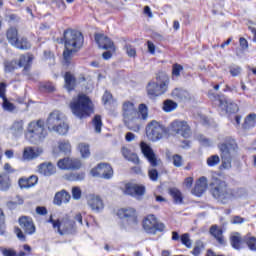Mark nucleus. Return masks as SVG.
I'll use <instances>...</instances> for the list:
<instances>
[{"mask_svg": "<svg viewBox=\"0 0 256 256\" xmlns=\"http://www.w3.org/2000/svg\"><path fill=\"white\" fill-rule=\"evenodd\" d=\"M245 190L231 189L227 187V183L223 180L216 179L212 182V195L215 199L223 203L224 205L233 201V199H238V197H243Z\"/></svg>", "mask_w": 256, "mask_h": 256, "instance_id": "f257e3e1", "label": "nucleus"}, {"mask_svg": "<svg viewBox=\"0 0 256 256\" xmlns=\"http://www.w3.org/2000/svg\"><path fill=\"white\" fill-rule=\"evenodd\" d=\"M65 39V50H64V60L66 63L71 61V53H75L81 49L83 46V34L79 31H66L64 33Z\"/></svg>", "mask_w": 256, "mask_h": 256, "instance_id": "f03ea898", "label": "nucleus"}, {"mask_svg": "<svg viewBox=\"0 0 256 256\" xmlns=\"http://www.w3.org/2000/svg\"><path fill=\"white\" fill-rule=\"evenodd\" d=\"M70 109L75 117H78V119H85V117H89V115L93 113V103L89 97L78 95L70 102Z\"/></svg>", "mask_w": 256, "mask_h": 256, "instance_id": "7ed1b4c3", "label": "nucleus"}, {"mask_svg": "<svg viewBox=\"0 0 256 256\" xmlns=\"http://www.w3.org/2000/svg\"><path fill=\"white\" fill-rule=\"evenodd\" d=\"M25 137L30 143H41L47 137V129L43 120L32 121L26 128Z\"/></svg>", "mask_w": 256, "mask_h": 256, "instance_id": "20e7f679", "label": "nucleus"}, {"mask_svg": "<svg viewBox=\"0 0 256 256\" xmlns=\"http://www.w3.org/2000/svg\"><path fill=\"white\" fill-rule=\"evenodd\" d=\"M47 127L52 133L58 135H67L69 132V124L65 122V116L58 110L50 113L47 119Z\"/></svg>", "mask_w": 256, "mask_h": 256, "instance_id": "39448f33", "label": "nucleus"}, {"mask_svg": "<svg viewBox=\"0 0 256 256\" xmlns=\"http://www.w3.org/2000/svg\"><path fill=\"white\" fill-rule=\"evenodd\" d=\"M169 86V76L165 73H160L156 76L155 80H152L147 85V94L153 99L154 97H159L167 91Z\"/></svg>", "mask_w": 256, "mask_h": 256, "instance_id": "423d86ee", "label": "nucleus"}, {"mask_svg": "<svg viewBox=\"0 0 256 256\" xmlns=\"http://www.w3.org/2000/svg\"><path fill=\"white\" fill-rule=\"evenodd\" d=\"M221 153L222 165L224 169L231 167V159L233 154L237 151V142L233 138H226L225 142L218 145Z\"/></svg>", "mask_w": 256, "mask_h": 256, "instance_id": "0eeeda50", "label": "nucleus"}, {"mask_svg": "<svg viewBox=\"0 0 256 256\" xmlns=\"http://www.w3.org/2000/svg\"><path fill=\"white\" fill-rule=\"evenodd\" d=\"M131 107H133V104H130V130L137 133L141 129V121H146L149 117V110L145 104L139 105V111Z\"/></svg>", "mask_w": 256, "mask_h": 256, "instance_id": "6e6552de", "label": "nucleus"}, {"mask_svg": "<svg viewBox=\"0 0 256 256\" xmlns=\"http://www.w3.org/2000/svg\"><path fill=\"white\" fill-rule=\"evenodd\" d=\"M49 223H52L53 229H57L60 235L71 233V231H73V225H75V222L71 220L69 214H60L57 219L50 216Z\"/></svg>", "mask_w": 256, "mask_h": 256, "instance_id": "1a4fd4ad", "label": "nucleus"}, {"mask_svg": "<svg viewBox=\"0 0 256 256\" xmlns=\"http://www.w3.org/2000/svg\"><path fill=\"white\" fill-rule=\"evenodd\" d=\"M142 229H144L145 233H148V235H156L157 231L160 233L165 231V224L157 221L155 215L149 214L142 220Z\"/></svg>", "mask_w": 256, "mask_h": 256, "instance_id": "9d476101", "label": "nucleus"}, {"mask_svg": "<svg viewBox=\"0 0 256 256\" xmlns=\"http://www.w3.org/2000/svg\"><path fill=\"white\" fill-rule=\"evenodd\" d=\"M163 133H165V129L155 120L146 126V136L150 141H159L163 138Z\"/></svg>", "mask_w": 256, "mask_h": 256, "instance_id": "9b49d317", "label": "nucleus"}, {"mask_svg": "<svg viewBox=\"0 0 256 256\" xmlns=\"http://www.w3.org/2000/svg\"><path fill=\"white\" fill-rule=\"evenodd\" d=\"M171 131L177 133V135H181L184 139H189L191 137V127L185 121L175 120L170 125Z\"/></svg>", "mask_w": 256, "mask_h": 256, "instance_id": "f8f14e48", "label": "nucleus"}, {"mask_svg": "<svg viewBox=\"0 0 256 256\" xmlns=\"http://www.w3.org/2000/svg\"><path fill=\"white\" fill-rule=\"evenodd\" d=\"M215 105L218 106L219 111L222 114L225 113H237L239 111V106L235 102H231L226 98H219L215 101Z\"/></svg>", "mask_w": 256, "mask_h": 256, "instance_id": "ddd939ff", "label": "nucleus"}, {"mask_svg": "<svg viewBox=\"0 0 256 256\" xmlns=\"http://www.w3.org/2000/svg\"><path fill=\"white\" fill-rule=\"evenodd\" d=\"M92 177H102L103 179H111L113 177V168L109 164H99L90 171Z\"/></svg>", "mask_w": 256, "mask_h": 256, "instance_id": "4468645a", "label": "nucleus"}, {"mask_svg": "<svg viewBox=\"0 0 256 256\" xmlns=\"http://www.w3.org/2000/svg\"><path fill=\"white\" fill-rule=\"evenodd\" d=\"M87 203L94 211L95 213H101L103 209H105V204L103 203V199H101V196L96 195V194H90L87 197Z\"/></svg>", "mask_w": 256, "mask_h": 256, "instance_id": "2eb2a0df", "label": "nucleus"}, {"mask_svg": "<svg viewBox=\"0 0 256 256\" xmlns=\"http://www.w3.org/2000/svg\"><path fill=\"white\" fill-rule=\"evenodd\" d=\"M140 148L143 155L146 157V159L149 161L152 167H157V165H159V160H157V156L155 155V152H153L151 146H149L145 142H142L140 144Z\"/></svg>", "mask_w": 256, "mask_h": 256, "instance_id": "dca6fc26", "label": "nucleus"}, {"mask_svg": "<svg viewBox=\"0 0 256 256\" xmlns=\"http://www.w3.org/2000/svg\"><path fill=\"white\" fill-rule=\"evenodd\" d=\"M18 223L23 229L26 235H33L36 231L35 223H33V219L27 216H21L18 220Z\"/></svg>", "mask_w": 256, "mask_h": 256, "instance_id": "f3484780", "label": "nucleus"}, {"mask_svg": "<svg viewBox=\"0 0 256 256\" xmlns=\"http://www.w3.org/2000/svg\"><path fill=\"white\" fill-rule=\"evenodd\" d=\"M43 155V149L39 147H26L23 150L22 161H33Z\"/></svg>", "mask_w": 256, "mask_h": 256, "instance_id": "a211bd4d", "label": "nucleus"}, {"mask_svg": "<svg viewBox=\"0 0 256 256\" xmlns=\"http://www.w3.org/2000/svg\"><path fill=\"white\" fill-rule=\"evenodd\" d=\"M95 41L97 42L100 49H110V51H116L115 44L111 39L103 34H97L95 36Z\"/></svg>", "mask_w": 256, "mask_h": 256, "instance_id": "6ab92c4d", "label": "nucleus"}, {"mask_svg": "<svg viewBox=\"0 0 256 256\" xmlns=\"http://www.w3.org/2000/svg\"><path fill=\"white\" fill-rule=\"evenodd\" d=\"M207 178L205 176L200 177L196 184L194 189L192 190L193 195H196V197H201V195L204 194L205 191H207Z\"/></svg>", "mask_w": 256, "mask_h": 256, "instance_id": "aec40b11", "label": "nucleus"}, {"mask_svg": "<svg viewBox=\"0 0 256 256\" xmlns=\"http://www.w3.org/2000/svg\"><path fill=\"white\" fill-rule=\"evenodd\" d=\"M56 172L57 169L51 162H44L38 166V173H40V175H44L45 177H51V175H55Z\"/></svg>", "mask_w": 256, "mask_h": 256, "instance_id": "412c9836", "label": "nucleus"}, {"mask_svg": "<svg viewBox=\"0 0 256 256\" xmlns=\"http://www.w3.org/2000/svg\"><path fill=\"white\" fill-rule=\"evenodd\" d=\"M39 181V178L35 175H32L28 178L22 177L18 180V185L20 189H31V187H35L37 185V182Z\"/></svg>", "mask_w": 256, "mask_h": 256, "instance_id": "4be33fe9", "label": "nucleus"}, {"mask_svg": "<svg viewBox=\"0 0 256 256\" xmlns=\"http://www.w3.org/2000/svg\"><path fill=\"white\" fill-rule=\"evenodd\" d=\"M59 153H71V142H69L68 140L59 141L57 145L53 148V154L59 155Z\"/></svg>", "mask_w": 256, "mask_h": 256, "instance_id": "5701e85b", "label": "nucleus"}, {"mask_svg": "<svg viewBox=\"0 0 256 256\" xmlns=\"http://www.w3.org/2000/svg\"><path fill=\"white\" fill-rule=\"evenodd\" d=\"M209 233L210 235H212V237H214V239H216L219 245H225L226 241H225V237L223 236V230L219 228V226L217 225L211 226Z\"/></svg>", "mask_w": 256, "mask_h": 256, "instance_id": "b1692460", "label": "nucleus"}, {"mask_svg": "<svg viewBox=\"0 0 256 256\" xmlns=\"http://www.w3.org/2000/svg\"><path fill=\"white\" fill-rule=\"evenodd\" d=\"M6 39L12 47H15L17 41L19 40V30L15 27H10L6 31Z\"/></svg>", "mask_w": 256, "mask_h": 256, "instance_id": "393cba45", "label": "nucleus"}, {"mask_svg": "<svg viewBox=\"0 0 256 256\" xmlns=\"http://www.w3.org/2000/svg\"><path fill=\"white\" fill-rule=\"evenodd\" d=\"M71 201V195L66 191L62 190L55 194L54 205L61 206L63 203H69Z\"/></svg>", "mask_w": 256, "mask_h": 256, "instance_id": "a878e982", "label": "nucleus"}, {"mask_svg": "<svg viewBox=\"0 0 256 256\" xmlns=\"http://www.w3.org/2000/svg\"><path fill=\"white\" fill-rule=\"evenodd\" d=\"M129 161L132 163V165H130L132 173L139 175L141 173V166L139 165L141 161L139 160V156H137L136 153H132L130 154Z\"/></svg>", "mask_w": 256, "mask_h": 256, "instance_id": "bb28decb", "label": "nucleus"}, {"mask_svg": "<svg viewBox=\"0 0 256 256\" xmlns=\"http://www.w3.org/2000/svg\"><path fill=\"white\" fill-rule=\"evenodd\" d=\"M243 241L245 240H243V237H241L239 232H234L230 235V245L233 247V249H241Z\"/></svg>", "mask_w": 256, "mask_h": 256, "instance_id": "cd10ccee", "label": "nucleus"}, {"mask_svg": "<svg viewBox=\"0 0 256 256\" xmlns=\"http://www.w3.org/2000/svg\"><path fill=\"white\" fill-rule=\"evenodd\" d=\"M65 84L64 87L67 91H73L75 89V85H77V81L75 80V76L71 74V72H67L64 76Z\"/></svg>", "mask_w": 256, "mask_h": 256, "instance_id": "c85d7f7f", "label": "nucleus"}, {"mask_svg": "<svg viewBox=\"0 0 256 256\" xmlns=\"http://www.w3.org/2000/svg\"><path fill=\"white\" fill-rule=\"evenodd\" d=\"M31 63H33V55H21L18 60V67H23L25 70H28L29 67H31Z\"/></svg>", "mask_w": 256, "mask_h": 256, "instance_id": "c756f323", "label": "nucleus"}, {"mask_svg": "<svg viewBox=\"0 0 256 256\" xmlns=\"http://www.w3.org/2000/svg\"><path fill=\"white\" fill-rule=\"evenodd\" d=\"M256 126V114L250 113L248 114L245 119L244 123L242 124V128L245 130L253 129Z\"/></svg>", "mask_w": 256, "mask_h": 256, "instance_id": "7c9ffc66", "label": "nucleus"}, {"mask_svg": "<svg viewBox=\"0 0 256 256\" xmlns=\"http://www.w3.org/2000/svg\"><path fill=\"white\" fill-rule=\"evenodd\" d=\"M119 223L121 225H128L129 224V209L127 208H120L116 213Z\"/></svg>", "mask_w": 256, "mask_h": 256, "instance_id": "2f4dec72", "label": "nucleus"}, {"mask_svg": "<svg viewBox=\"0 0 256 256\" xmlns=\"http://www.w3.org/2000/svg\"><path fill=\"white\" fill-rule=\"evenodd\" d=\"M82 159H89V157H91V149L89 144L85 143V142H81L78 144L77 147Z\"/></svg>", "mask_w": 256, "mask_h": 256, "instance_id": "473e14b6", "label": "nucleus"}, {"mask_svg": "<svg viewBox=\"0 0 256 256\" xmlns=\"http://www.w3.org/2000/svg\"><path fill=\"white\" fill-rule=\"evenodd\" d=\"M130 195L139 199L145 195V186L134 184L129 187Z\"/></svg>", "mask_w": 256, "mask_h": 256, "instance_id": "72a5a7b5", "label": "nucleus"}, {"mask_svg": "<svg viewBox=\"0 0 256 256\" xmlns=\"http://www.w3.org/2000/svg\"><path fill=\"white\" fill-rule=\"evenodd\" d=\"M169 193L174 201V203H176V205H181V203H183V194L181 193V191L177 188H171L169 190Z\"/></svg>", "mask_w": 256, "mask_h": 256, "instance_id": "f704fd0d", "label": "nucleus"}, {"mask_svg": "<svg viewBox=\"0 0 256 256\" xmlns=\"http://www.w3.org/2000/svg\"><path fill=\"white\" fill-rule=\"evenodd\" d=\"M244 243H246L247 247L250 251H256V237L251 235V233L246 234L243 237Z\"/></svg>", "mask_w": 256, "mask_h": 256, "instance_id": "c9c22d12", "label": "nucleus"}, {"mask_svg": "<svg viewBox=\"0 0 256 256\" xmlns=\"http://www.w3.org/2000/svg\"><path fill=\"white\" fill-rule=\"evenodd\" d=\"M16 49H20L22 51H26L27 49H31V43L27 41V38L20 37L18 38L16 44L14 45Z\"/></svg>", "mask_w": 256, "mask_h": 256, "instance_id": "e433bc0d", "label": "nucleus"}, {"mask_svg": "<svg viewBox=\"0 0 256 256\" xmlns=\"http://www.w3.org/2000/svg\"><path fill=\"white\" fill-rule=\"evenodd\" d=\"M172 96L175 99H179L180 101H185V99H189V92L183 89L176 88L173 90Z\"/></svg>", "mask_w": 256, "mask_h": 256, "instance_id": "4c0bfd02", "label": "nucleus"}, {"mask_svg": "<svg viewBox=\"0 0 256 256\" xmlns=\"http://www.w3.org/2000/svg\"><path fill=\"white\" fill-rule=\"evenodd\" d=\"M58 169H62V171H71V158L66 157L63 159H60L57 162Z\"/></svg>", "mask_w": 256, "mask_h": 256, "instance_id": "58836bf2", "label": "nucleus"}, {"mask_svg": "<svg viewBox=\"0 0 256 256\" xmlns=\"http://www.w3.org/2000/svg\"><path fill=\"white\" fill-rule=\"evenodd\" d=\"M129 221L130 227H135L136 225H139V214L137 213V210H135V208H130L129 210Z\"/></svg>", "mask_w": 256, "mask_h": 256, "instance_id": "ea45409f", "label": "nucleus"}, {"mask_svg": "<svg viewBox=\"0 0 256 256\" xmlns=\"http://www.w3.org/2000/svg\"><path fill=\"white\" fill-rule=\"evenodd\" d=\"M18 68H19V64L17 60H10V61L4 62L5 73H13V71H15V69H18Z\"/></svg>", "mask_w": 256, "mask_h": 256, "instance_id": "a19ab883", "label": "nucleus"}, {"mask_svg": "<svg viewBox=\"0 0 256 256\" xmlns=\"http://www.w3.org/2000/svg\"><path fill=\"white\" fill-rule=\"evenodd\" d=\"M177 109V103L173 102L172 100H166L163 104V110L166 113H171V111H175Z\"/></svg>", "mask_w": 256, "mask_h": 256, "instance_id": "79ce46f5", "label": "nucleus"}, {"mask_svg": "<svg viewBox=\"0 0 256 256\" xmlns=\"http://www.w3.org/2000/svg\"><path fill=\"white\" fill-rule=\"evenodd\" d=\"M205 249V244H203V241L198 240L195 243L194 249L192 250V255L199 256L201 255V251Z\"/></svg>", "mask_w": 256, "mask_h": 256, "instance_id": "37998d69", "label": "nucleus"}, {"mask_svg": "<svg viewBox=\"0 0 256 256\" xmlns=\"http://www.w3.org/2000/svg\"><path fill=\"white\" fill-rule=\"evenodd\" d=\"M122 115L125 125L129 123V102H124L122 106Z\"/></svg>", "mask_w": 256, "mask_h": 256, "instance_id": "c03bdc74", "label": "nucleus"}, {"mask_svg": "<svg viewBox=\"0 0 256 256\" xmlns=\"http://www.w3.org/2000/svg\"><path fill=\"white\" fill-rule=\"evenodd\" d=\"M11 189V179L10 178H1L0 179V190L9 191Z\"/></svg>", "mask_w": 256, "mask_h": 256, "instance_id": "a18cd8bd", "label": "nucleus"}, {"mask_svg": "<svg viewBox=\"0 0 256 256\" xmlns=\"http://www.w3.org/2000/svg\"><path fill=\"white\" fill-rule=\"evenodd\" d=\"M83 163L79 158H70V171H75L82 167Z\"/></svg>", "mask_w": 256, "mask_h": 256, "instance_id": "49530a36", "label": "nucleus"}, {"mask_svg": "<svg viewBox=\"0 0 256 256\" xmlns=\"http://www.w3.org/2000/svg\"><path fill=\"white\" fill-rule=\"evenodd\" d=\"M11 130L15 135H19V133H23V121H16L13 123Z\"/></svg>", "mask_w": 256, "mask_h": 256, "instance_id": "de8ad7c7", "label": "nucleus"}, {"mask_svg": "<svg viewBox=\"0 0 256 256\" xmlns=\"http://www.w3.org/2000/svg\"><path fill=\"white\" fill-rule=\"evenodd\" d=\"M181 243L182 245H185L187 249H191L193 242L191 241V238L188 233H185L181 236Z\"/></svg>", "mask_w": 256, "mask_h": 256, "instance_id": "09e8293b", "label": "nucleus"}, {"mask_svg": "<svg viewBox=\"0 0 256 256\" xmlns=\"http://www.w3.org/2000/svg\"><path fill=\"white\" fill-rule=\"evenodd\" d=\"M219 161H221L219 155H212L207 159V165L209 167H215V165H219Z\"/></svg>", "mask_w": 256, "mask_h": 256, "instance_id": "8fccbe9b", "label": "nucleus"}, {"mask_svg": "<svg viewBox=\"0 0 256 256\" xmlns=\"http://www.w3.org/2000/svg\"><path fill=\"white\" fill-rule=\"evenodd\" d=\"M93 125L96 133H101V127H103V122H101V116H95L93 120Z\"/></svg>", "mask_w": 256, "mask_h": 256, "instance_id": "3c124183", "label": "nucleus"}, {"mask_svg": "<svg viewBox=\"0 0 256 256\" xmlns=\"http://www.w3.org/2000/svg\"><path fill=\"white\" fill-rule=\"evenodd\" d=\"M85 179L84 173H71L68 176V181H83Z\"/></svg>", "mask_w": 256, "mask_h": 256, "instance_id": "603ef678", "label": "nucleus"}, {"mask_svg": "<svg viewBox=\"0 0 256 256\" xmlns=\"http://www.w3.org/2000/svg\"><path fill=\"white\" fill-rule=\"evenodd\" d=\"M2 107L4 111H15V105L13 103L9 102L7 98H3V104Z\"/></svg>", "mask_w": 256, "mask_h": 256, "instance_id": "864d4df0", "label": "nucleus"}, {"mask_svg": "<svg viewBox=\"0 0 256 256\" xmlns=\"http://www.w3.org/2000/svg\"><path fill=\"white\" fill-rule=\"evenodd\" d=\"M0 235H5V214L0 209Z\"/></svg>", "mask_w": 256, "mask_h": 256, "instance_id": "5fc2aeb1", "label": "nucleus"}, {"mask_svg": "<svg viewBox=\"0 0 256 256\" xmlns=\"http://www.w3.org/2000/svg\"><path fill=\"white\" fill-rule=\"evenodd\" d=\"M181 71H183V66L181 64H174L172 67V75L173 77H179L181 75Z\"/></svg>", "mask_w": 256, "mask_h": 256, "instance_id": "6e6d98bb", "label": "nucleus"}, {"mask_svg": "<svg viewBox=\"0 0 256 256\" xmlns=\"http://www.w3.org/2000/svg\"><path fill=\"white\" fill-rule=\"evenodd\" d=\"M172 163L174 167H181L183 165V157L176 154L172 157Z\"/></svg>", "mask_w": 256, "mask_h": 256, "instance_id": "4d7b16f0", "label": "nucleus"}, {"mask_svg": "<svg viewBox=\"0 0 256 256\" xmlns=\"http://www.w3.org/2000/svg\"><path fill=\"white\" fill-rule=\"evenodd\" d=\"M31 251H32L31 246L25 244L22 246V250L20 251L19 255L20 256H29V255H31Z\"/></svg>", "mask_w": 256, "mask_h": 256, "instance_id": "13d9d810", "label": "nucleus"}, {"mask_svg": "<svg viewBox=\"0 0 256 256\" xmlns=\"http://www.w3.org/2000/svg\"><path fill=\"white\" fill-rule=\"evenodd\" d=\"M81 193H82L81 188H79L77 186L72 188V197H73V199H75V200L81 199Z\"/></svg>", "mask_w": 256, "mask_h": 256, "instance_id": "bf43d9fd", "label": "nucleus"}, {"mask_svg": "<svg viewBox=\"0 0 256 256\" xmlns=\"http://www.w3.org/2000/svg\"><path fill=\"white\" fill-rule=\"evenodd\" d=\"M230 75H232V77H237L238 75H241V67L231 66L230 67Z\"/></svg>", "mask_w": 256, "mask_h": 256, "instance_id": "052dcab7", "label": "nucleus"}, {"mask_svg": "<svg viewBox=\"0 0 256 256\" xmlns=\"http://www.w3.org/2000/svg\"><path fill=\"white\" fill-rule=\"evenodd\" d=\"M231 223L233 225H241V223H245V219L241 216H234L231 219Z\"/></svg>", "mask_w": 256, "mask_h": 256, "instance_id": "680f3d73", "label": "nucleus"}, {"mask_svg": "<svg viewBox=\"0 0 256 256\" xmlns=\"http://www.w3.org/2000/svg\"><path fill=\"white\" fill-rule=\"evenodd\" d=\"M198 141H200V143H202V145H204L205 147L211 146V141L203 135L198 136Z\"/></svg>", "mask_w": 256, "mask_h": 256, "instance_id": "e2e57ef3", "label": "nucleus"}, {"mask_svg": "<svg viewBox=\"0 0 256 256\" xmlns=\"http://www.w3.org/2000/svg\"><path fill=\"white\" fill-rule=\"evenodd\" d=\"M113 99V95H111L109 92H105L103 97H102V101L104 103V105H107V103H111V100Z\"/></svg>", "mask_w": 256, "mask_h": 256, "instance_id": "0e129e2a", "label": "nucleus"}, {"mask_svg": "<svg viewBox=\"0 0 256 256\" xmlns=\"http://www.w3.org/2000/svg\"><path fill=\"white\" fill-rule=\"evenodd\" d=\"M14 233L16 234V236L20 241H25V234H23V231L21 230V228L16 227L14 229Z\"/></svg>", "mask_w": 256, "mask_h": 256, "instance_id": "69168bd1", "label": "nucleus"}, {"mask_svg": "<svg viewBox=\"0 0 256 256\" xmlns=\"http://www.w3.org/2000/svg\"><path fill=\"white\" fill-rule=\"evenodd\" d=\"M2 254L4 256H20V254H17L13 249H3Z\"/></svg>", "mask_w": 256, "mask_h": 256, "instance_id": "338daca9", "label": "nucleus"}, {"mask_svg": "<svg viewBox=\"0 0 256 256\" xmlns=\"http://www.w3.org/2000/svg\"><path fill=\"white\" fill-rule=\"evenodd\" d=\"M149 177L152 181H157L159 173L155 169H152L149 171Z\"/></svg>", "mask_w": 256, "mask_h": 256, "instance_id": "774afa93", "label": "nucleus"}]
</instances>
